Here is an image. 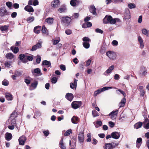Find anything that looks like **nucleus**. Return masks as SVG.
I'll list each match as a JSON object with an SVG mask.
<instances>
[{"instance_id":"obj_1","label":"nucleus","mask_w":149,"mask_h":149,"mask_svg":"<svg viewBox=\"0 0 149 149\" xmlns=\"http://www.w3.org/2000/svg\"><path fill=\"white\" fill-rule=\"evenodd\" d=\"M121 22V20L117 18H113L110 15H106L103 19V22L104 24L110 23L111 24H118Z\"/></svg>"},{"instance_id":"obj_2","label":"nucleus","mask_w":149,"mask_h":149,"mask_svg":"<svg viewBox=\"0 0 149 149\" xmlns=\"http://www.w3.org/2000/svg\"><path fill=\"white\" fill-rule=\"evenodd\" d=\"M118 143L117 142H111L109 143H106L103 146V149H113L117 146Z\"/></svg>"},{"instance_id":"obj_3","label":"nucleus","mask_w":149,"mask_h":149,"mask_svg":"<svg viewBox=\"0 0 149 149\" xmlns=\"http://www.w3.org/2000/svg\"><path fill=\"white\" fill-rule=\"evenodd\" d=\"M72 20L71 18L68 16L63 17L61 19V22L66 26H68L70 25Z\"/></svg>"},{"instance_id":"obj_4","label":"nucleus","mask_w":149,"mask_h":149,"mask_svg":"<svg viewBox=\"0 0 149 149\" xmlns=\"http://www.w3.org/2000/svg\"><path fill=\"white\" fill-rule=\"evenodd\" d=\"M9 15V12L6 9L5 7L3 6L0 8V16L4 17Z\"/></svg>"},{"instance_id":"obj_5","label":"nucleus","mask_w":149,"mask_h":149,"mask_svg":"<svg viewBox=\"0 0 149 149\" xmlns=\"http://www.w3.org/2000/svg\"><path fill=\"white\" fill-rule=\"evenodd\" d=\"M31 72L32 74L35 77L41 76L42 74L39 68L32 69Z\"/></svg>"},{"instance_id":"obj_6","label":"nucleus","mask_w":149,"mask_h":149,"mask_svg":"<svg viewBox=\"0 0 149 149\" xmlns=\"http://www.w3.org/2000/svg\"><path fill=\"white\" fill-rule=\"evenodd\" d=\"M82 102L81 101H74L72 104V107L74 109H76L79 108L81 105Z\"/></svg>"},{"instance_id":"obj_7","label":"nucleus","mask_w":149,"mask_h":149,"mask_svg":"<svg viewBox=\"0 0 149 149\" xmlns=\"http://www.w3.org/2000/svg\"><path fill=\"white\" fill-rule=\"evenodd\" d=\"M106 54L110 59L112 60L115 59L116 57V54L113 52H107Z\"/></svg>"},{"instance_id":"obj_8","label":"nucleus","mask_w":149,"mask_h":149,"mask_svg":"<svg viewBox=\"0 0 149 149\" xmlns=\"http://www.w3.org/2000/svg\"><path fill=\"white\" fill-rule=\"evenodd\" d=\"M147 73V70L146 68L144 66L141 67L139 71V74L141 76H145Z\"/></svg>"},{"instance_id":"obj_9","label":"nucleus","mask_w":149,"mask_h":149,"mask_svg":"<svg viewBox=\"0 0 149 149\" xmlns=\"http://www.w3.org/2000/svg\"><path fill=\"white\" fill-rule=\"evenodd\" d=\"M26 140V138L25 136L24 135L21 136L18 139L19 144L20 145H24Z\"/></svg>"},{"instance_id":"obj_10","label":"nucleus","mask_w":149,"mask_h":149,"mask_svg":"<svg viewBox=\"0 0 149 149\" xmlns=\"http://www.w3.org/2000/svg\"><path fill=\"white\" fill-rule=\"evenodd\" d=\"M118 112V109H117L115 111H113L109 114V116H110L112 119H115L117 117Z\"/></svg>"},{"instance_id":"obj_11","label":"nucleus","mask_w":149,"mask_h":149,"mask_svg":"<svg viewBox=\"0 0 149 149\" xmlns=\"http://www.w3.org/2000/svg\"><path fill=\"white\" fill-rule=\"evenodd\" d=\"M78 140L81 143H83L84 141V133L83 132H80L78 134Z\"/></svg>"},{"instance_id":"obj_12","label":"nucleus","mask_w":149,"mask_h":149,"mask_svg":"<svg viewBox=\"0 0 149 149\" xmlns=\"http://www.w3.org/2000/svg\"><path fill=\"white\" fill-rule=\"evenodd\" d=\"M42 42H38L36 45L33 46L31 50L33 51L36 50L37 49L41 48L42 47Z\"/></svg>"},{"instance_id":"obj_13","label":"nucleus","mask_w":149,"mask_h":149,"mask_svg":"<svg viewBox=\"0 0 149 149\" xmlns=\"http://www.w3.org/2000/svg\"><path fill=\"white\" fill-rule=\"evenodd\" d=\"M120 133L117 132H114L111 134L112 138L115 139H118L120 136Z\"/></svg>"},{"instance_id":"obj_14","label":"nucleus","mask_w":149,"mask_h":149,"mask_svg":"<svg viewBox=\"0 0 149 149\" xmlns=\"http://www.w3.org/2000/svg\"><path fill=\"white\" fill-rule=\"evenodd\" d=\"M60 5V2L59 0H54L52 1L51 3V5L52 7L54 8L58 7Z\"/></svg>"},{"instance_id":"obj_15","label":"nucleus","mask_w":149,"mask_h":149,"mask_svg":"<svg viewBox=\"0 0 149 149\" xmlns=\"http://www.w3.org/2000/svg\"><path fill=\"white\" fill-rule=\"evenodd\" d=\"M114 68V66L113 65H111L106 70L105 72L104 73V75L105 76H108V74H110Z\"/></svg>"},{"instance_id":"obj_16","label":"nucleus","mask_w":149,"mask_h":149,"mask_svg":"<svg viewBox=\"0 0 149 149\" xmlns=\"http://www.w3.org/2000/svg\"><path fill=\"white\" fill-rule=\"evenodd\" d=\"M124 18L126 19H129L130 18V13L128 9H126L124 13Z\"/></svg>"},{"instance_id":"obj_17","label":"nucleus","mask_w":149,"mask_h":149,"mask_svg":"<svg viewBox=\"0 0 149 149\" xmlns=\"http://www.w3.org/2000/svg\"><path fill=\"white\" fill-rule=\"evenodd\" d=\"M138 40L139 43L140 45V48L143 49L144 47V44L143 40L141 36H139L138 37Z\"/></svg>"},{"instance_id":"obj_18","label":"nucleus","mask_w":149,"mask_h":149,"mask_svg":"<svg viewBox=\"0 0 149 149\" xmlns=\"http://www.w3.org/2000/svg\"><path fill=\"white\" fill-rule=\"evenodd\" d=\"M24 10L29 12H33L34 11L33 7L27 5L24 8Z\"/></svg>"},{"instance_id":"obj_19","label":"nucleus","mask_w":149,"mask_h":149,"mask_svg":"<svg viewBox=\"0 0 149 149\" xmlns=\"http://www.w3.org/2000/svg\"><path fill=\"white\" fill-rule=\"evenodd\" d=\"M63 138H61V139L59 143V146L62 149H66V147L63 142Z\"/></svg>"},{"instance_id":"obj_20","label":"nucleus","mask_w":149,"mask_h":149,"mask_svg":"<svg viewBox=\"0 0 149 149\" xmlns=\"http://www.w3.org/2000/svg\"><path fill=\"white\" fill-rule=\"evenodd\" d=\"M65 97L68 100L71 101L73 98L74 96L72 93H67L65 95Z\"/></svg>"},{"instance_id":"obj_21","label":"nucleus","mask_w":149,"mask_h":149,"mask_svg":"<svg viewBox=\"0 0 149 149\" xmlns=\"http://www.w3.org/2000/svg\"><path fill=\"white\" fill-rule=\"evenodd\" d=\"M77 80L75 79L74 81V83H71L70 84V87L72 89L75 88L76 89L77 86Z\"/></svg>"},{"instance_id":"obj_22","label":"nucleus","mask_w":149,"mask_h":149,"mask_svg":"<svg viewBox=\"0 0 149 149\" xmlns=\"http://www.w3.org/2000/svg\"><path fill=\"white\" fill-rule=\"evenodd\" d=\"M126 102V100L125 98L124 97L121 100L119 104V108L123 107Z\"/></svg>"},{"instance_id":"obj_23","label":"nucleus","mask_w":149,"mask_h":149,"mask_svg":"<svg viewBox=\"0 0 149 149\" xmlns=\"http://www.w3.org/2000/svg\"><path fill=\"white\" fill-rule=\"evenodd\" d=\"M42 65L44 66H47V67H51V63L49 61L45 60L42 62Z\"/></svg>"},{"instance_id":"obj_24","label":"nucleus","mask_w":149,"mask_h":149,"mask_svg":"<svg viewBox=\"0 0 149 149\" xmlns=\"http://www.w3.org/2000/svg\"><path fill=\"white\" fill-rule=\"evenodd\" d=\"M79 1L77 0H71L70 1V4L72 6H75L79 4Z\"/></svg>"},{"instance_id":"obj_25","label":"nucleus","mask_w":149,"mask_h":149,"mask_svg":"<svg viewBox=\"0 0 149 149\" xmlns=\"http://www.w3.org/2000/svg\"><path fill=\"white\" fill-rule=\"evenodd\" d=\"M42 31L43 35H45L47 36L49 34L48 31L45 27V26H42Z\"/></svg>"},{"instance_id":"obj_26","label":"nucleus","mask_w":149,"mask_h":149,"mask_svg":"<svg viewBox=\"0 0 149 149\" xmlns=\"http://www.w3.org/2000/svg\"><path fill=\"white\" fill-rule=\"evenodd\" d=\"M5 97L8 100L10 101L13 99L12 95L10 93H6L5 94Z\"/></svg>"},{"instance_id":"obj_27","label":"nucleus","mask_w":149,"mask_h":149,"mask_svg":"<svg viewBox=\"0 0 149 149\" xmlns=\"http://www.w3.org/2000/svg\"><path fill=\"white\" fill-rule=\"evenodd\" d=\"M12 137V136L11 133H6L5 135L6 139L7 141H10Z\"/></svg>"},{"instance_id":"obj_28","label":"nucleus","mask_w":149,"mask_h":149,"mask_svg":"<svg viewBox=\"0 0 149 149\" xmlns=\"http://www.w3.org/2000/svg\"><path fill=\"white\" fill-rule=\"evenodd\" d=\"M96 9L94 6H91L90 8V11L91 13H93L94 15H96Z\"/></svg>"},{"instance_id":"obj_29","label":"nucleus","mask_w":149,"mask_h":149,"mask_svg":"<svg viewBox=\"0 0 149 149\" xmlns=\"http://www.w3.org/2000/svg\"><path fill=\"white\" fill-rule=\"evenodd\" d=\"M142 125V122H139L135 123L134 124V127L135 129H137L140 128H141V127Z\"/></svg>"},{"instance_id":"obj_30","label":"nucleus","mask_w":149,"mask_h":149,"mask_svg":"<svg viewBox=\"0 0 149 149\" xmlns=\"http://www.w3.org/2000/svg\"><path fill=\"white\" fill-rule=\"evenodd\" d=\"M66 10V6L65 5H62L60 8L58 9V11L60 13L65 12Z\"/></svg>"},{"instance_id":"obj_31","label":"nucleus","mask_w":149,"mask_h":149,"mask_svg":"<svg viewBox=\"0 0 149 149\" xmlns=\"http://www.w3.org/2000/svg\"><path fill=\"white\" fill-rule=\"evenodd\" d=\"M41 29V27L40 26L35 27L34 29V32L36 34L40 33Z\"/></svg>"},{"instance_id":"obj_32","label":"nucleus","mask_w":149,"mask_h":149,"mask_svg":"<svg viewBox=\"0 0 149 149\" xmlns=\"http://www.w3.org/2000/svg\"><path fill=\"white\" fill-rule=\"evenodd\" d=\"M142 142V139L141 138H139L137 139L136 144V146L138 148H139Z\"/></svg>"},{"instance_id":"obj_33","label":"nucleus","mask_w":149,"mask_h":149,"mask_svg":"<svg viewBox=\"0 0 149 149\" xmlns=\"http://www.w3.org/2000/svg\"><path fill=\"white\" fill-rule=\"evenodd\" d=\"M8 121L11 125H16V122L15 118H9Z\"/></svg>"},{"instance_id":"obj_34","label":"nucleus","mask_w":149,"mask_h":149,"mask_svg":"<svg viewBox=\"0 0 149 149\" xmlns=\"http://www.w3.org/2000/svg\"><path fill=\"white\" fill-rule=\"evenodd\" d=\"M54 19L53 18L49 17L46 19L45 21L49 24H51L53 22Z\"/></svg>"},{"instance_id":"obj_35","label":"nucleus","mask_w":149,"mask_h":149,"mask_svg":"<svg viewBox=\"0 0 149 149\" xmlns=\"http://www.w3.org/2000/svg\"><path fill=\"white\" fill-rule=\"evenodd\" d=\"M142 33L147 36H149V31L145 29H143L142 30Z\"/></svg>"},{"instance_id":"obj_36","label":"nucleus","mask_w":149,"mask_h":149,"mask_svg":"<svg viewBox=\"0 0 149 149\" xmlns=\"http://www.w3.org/2000/svg\"><path fill=\"white\" fill-rule=\"evenodd\" d=\"M79 118L78 117L74 116L71 119L72 122L74 124H76L77 123Z\"/></svg>"},{"instance_id":"obj_37","label":"nucleus","mask_w":149,"mask_h":149,"mask_svg":"<svg viewBox=\"0 0 149 149\" xmlns=\"http://www.w3.org/2000/svg\"><path fill=\"white\" fill-rule=\"evenodd\" d=\"M60 41V39L59 37L56 38V39L52 40L53 44L54 45L57 44Z\"/></svg>"},{"instance_id":"obj_38","label":"nucleus","mask_w":149,"mask_h":149,"mask_svg":"<svg viewBox=\"0 0 149 149\" xmlns=\"http://www.w3.org/2000/svg\"><path fill=\"white\" fill-rule=\"evenodd\" d=\"M10 49L15 54H17L19 51L18 48L16 47H11Z\"/></svg>"},{"instance_id":"obj_39","label":"nucleus","mask_w":149,"mask_h":149,"mask_svg":"<svg viewBox=\"0 0 149 149\" xmlns=\"http://www.w3.org/2000/svg\"><path fill=\"white\" fill-rule=\"evenodd\" d=\"M14 57L13 54L12 53H9L6 54V57L7 59H12Z\"/></svg>"},{"instance_id":"obj_40","label":"nucleus","mask_w":149,"mask_h":149,"mask_svg":"<svg viewBox=\"0 0 149 149\" xmlns=\"http://www.w3.org/2000/svg\"><path fill=\"white\" fill-rule=\"evenodd\" d=\"M34 20V17L33 16L29 17L26 19V21L29 23H30L33 22Z\"/></svg>"},{"instance_id":"obj_41","label":"nucleus","mask_w":149,"mask_h":149,"mask_svg":"<svg viewBox=\"0 0 149 149\" xmlns=\"http://www.w3.org/2000/svg\"><path fill=\"white\" fill-rule=\"evenodd\" d=\"M8 27V26L5 25L3 26H2L0 27V30L2 31H5L7 30Z\"/></svg>"},{"instance_id":"obj_42","label":"nucleus","mask_w":149,"mask_h":149,"mask_svg":"<svg viewBox=\"0 0 149 149\" xmlns=\"http://www.w3.org/2000/svg\"><path fill=\"white\" fill-rule=\"evenodd\" d=\"M102 122L101 121H97L96 122V123H94L95 127L97 128L98 127L100 126H101L102 125Z\"/></svg>"},{"instance_id":"obj_43","label":"nucleus","mask_w":149,"mask_h":149,"mask_svg":"<svg viewBox=\"0 0 149 149\" xmlns=\"http://www.w3.org/2000/svg\"><path fill=\"white\" fill-rule=\"evenodd\" d=\"M84 47L86 49H88L90 47L89 43L87 42H84L83 44Z\"/></svg>"},{"instance_id":"obj_44","label":"nucleus","mask_w":149,"mask_h":149,"mask_svg":"<svg viewBox=\"0 0 149 149\" xmlns=\"http://www.w3.org/2000/svg\"><path fill=\"white\" fill-rule=\"evenodd\" d=\"M26 58L29 61H32L33 59V56L32 55H30L29 56H26Z\"/></svg>"},{"instance_id":"obj_45","label":"nucleus","mask_w":149,"mask_h":149,"mask_svg":"<svg viewBox=\"0 0 149 149\" xmlns=\"http://www.w3.org/2000/svg\"><path fill=\"white\" fill-rule=\"evenodd\" d=\"M72 133V130L71 129L68 130L65 132L64 133V135L65 136H68L70 134Z\"/></svg>"},{"instance_id":"obj_46","label":"nucleus","mask_w":149,"mask_h":149,"mask_svg":"<svg viewBox=\"0 0 149 149\" xmlns=\"http://www.w3.org/2000/svg\"><path fill=\"white\" fill-rule=\"evenodd\" d=\"M38 84V81H35L33 83L31 84V87L35 89L36 88Z\"/></svg>"},{"instance_id":"obj_47","label":"nucleus","mask_w":149,"mask_h":149,"mask_svg":"<svg viewBox=\"0 0 149 149\" xmlns=\"http://www.w3.org/2000/svg\"><path fill=\"white\" fill-rule=\"evenodd\" d=\"M87 136L88 138L87 139L86 141L88 142H90L91 141V136L90 133H88L87 134Z\"/></svg>"},{"instance_id":"obj_48","label":"nucleus","mask_w":149,"mask_h":149,"mask_svg":"<svg viewBox=\"0 0 149 149\" xmlns=\"http://www.w3.org/2000/svg\"><path fill=\"white\" fill-rule=\"evenodd\" d=\"M145 121L146 122L148 121V123L146 124L144 127L146 129H149V120L148 118L145 119Z\"/></svg>"},{"instance_id":"obj_49","label":"nucleus","mask_w":149,"mask_h":149,"mask_svg":"<svg viewBox=\"0 0 149 149\" xmlns=\"http://www.w3.org/2000/svg\"><path fill=\"white\" fill-rule=\"evenodd\" d=\"M9 84V81L6 80L4 79V80H3L2 82V84L4 86H7Z\"/></svg>"},{"instance_id":"obj_50","label":"nucleus","mask_w":149,"mask_h":149,"mask_svg":"<svg viewBox=\"0 0 149 149\" xmlns=\"http://www.w3.org/2000/svg\"><path fill=\"white\" fill-rule=\"evenodd\" d=\"M16 116L17 113L16 112H14L11 114L9 118H15Z\"/></svg>"},{"instance_id":"obj_51","label":"nucleus","mask_w":149,"mask_h":149,"mask_svg":"<svg viewBox=\"0 0 149 149\" xmlns=\"http://www.w3.org/2000/svg\"><path fill=\"white\" fill-rule=\"evenodd\" d=\"M101 92V91L100 89H99L94 92V96H96L97 95L100 94Z\"/></svg>"},{"instance_id":"obj_52","label":"nucleus","mask_w":149,"mask_h":149,"mask_svg":"<svg viewBox=\"0 0 149 149\" xmlns=\"http://www.w3.org/2000/svg\"><path fill=\"white\" fill-rule=\"evenodd\" d=\"M92 114L94 117L98 116L97 112L95 110L92 111Z\"/></svg>"},{"instance_id":"obj_53","label":"nucleus","mask_w":149,"mask_h":149,"mask_svg":"<svg viewBox=\"0 0 149 149\" xmlns=\"http://www.w3.org/2000/svg\"><path fill=\"white\" fill-rule=\"evenodd\" d=\"M24 58H26V56H25L24 54H20L19 56V59L21 60L23 59Z\"/></svg>"},{"instance_id":"obj_54","label":"nucleus","mask_w":149,"mask_h":149,"mask_svg":"<svg viewBox=\"0 0 149 149\" xmlns=\"http://www.w3.org/2000/svg\"><path fill=\"white\" fill-rule=\"evenodd\" d=\"M128 6L130 8L132 9L134 8L135 7V5L134 3H130L128 4Z\"/></svg>"},{"instance_id":"obj_55","label":"nucleus","mask_w":149,"mask_h":149,"mask_svg":"<svg viewBox=\"0 0 149 149\" xmlns=\"http://www.w3.org/2000/svg\"><path fill=\"white\" fill-rule=\"evenodd\" d=\"M72 31L69 29H67L65 31V33L68 35H70L72 34Z\"/></svg>"},{"instance_id":"obj_56","label":"nucleus","mask_w":149,"mask_h":149,"mask_svg":"<svg viewBox=\"0 0 149 149\" xmlns=\"http://www.w3.org/2000/svg\"><path fill=\"white\" fill-rule=\"evenodd\" d=\"M57 79L55 77H54L51 79V82L52 83L55 84L57 81Z\"/></svg>"},{"instance_id":"obj_57","label":"nucleus","mask_w":149,"mask_h":149,"mask_svg":"<svg viewBox=\"0 0 149 149\" xmlns=\"http://www.w3.org/2000/svg\"><path fill=\"white\" fill-rule=\"evenodd\" d=\"M41 60V57L39 56H38L36 60V62L37 64H38L40 63Z\"/></svg>"},{"instance_id":"obj_58","label":"nucleus","mask_w":149,"mask_h":149,"mask_svg":"<svg viewBox=\"0 0 149 149\" xmlns=\"http://www.w3.org/2000/svg\"><path fill=\"white\" fill-rule=\"evenodd\" d=\"M43 133L45 136H48L49 134V131L48 130H44L43 131Z\"/></svg>"},{"instance_id":"obj_59","label":"nucleus","mask_w":149,"mask_h":149,"mask_svg":"<svg viewBox=\"0 0 149 149\" xmlns=\"http://www.w3.org/2000/svg\"><path fill=\"white\" fill-rule=\"evenodd\" d=\"M95 31L97 33H100L101 34H102L103 33V31L102 30L98 28L95 29Z\"/></svg>"},{"instance_id":"obj_60","label":"nucleus","mask_w":149,"mask_h":149,"mask_svg":"<svg viewBox=\"0 0 149 149\" xmlns=\"http://www.w3.org/2000/svg\"><path fill=\"white\" fill-rule=\"evenodd\" d=\"M6 5L9 8H10L12 6V3L11 2L8 1L6 2Z\"/></svg>"},{"instance_id":"obj_61","label":"nucleus","mask_w":149,"mask_h":149,"mask_svg":"<svg viewBox=\"0 0 149 149\" xmlns=\"http://www.w3.org/2000/svg\"><path fill=\"white\" fill-rule=\"evenodd\" d=\"M4 65L6 67L8 68L11 65V64L9 61L5 62Z\"/></svg>"},{"instance_id":"obj_62","label":"nucleus","mask_w":149,"mask_h":149,"mask_svg":"<svg viewBox=\"0 0 149 149\" xmlns=\"http://www.w3.org/2000/svg\"><path fill=\"white\" fill-rule=\"evenodd\" d=\"M60 68L63 71H65L66 70L65 66V65L61 64L60 65Z\"/></svg>"},{"instance_id":"obj_63","label":"nucleus","mask_w":149,"mask_h":149,"mask_svg":"<svg viewBox=\"0 0 149 149\" xmlns=\"http://www.w3.org/2000/svg\"><path fill=\"white\" fill-rule=\"evenodd\" d=\"M83 40L84 41L87 42L90 41V39L87 37H85L83 38Z\"/></svg>"},{"instance_id":"obj_64","label":"nucleus","mask_w":149,"mask_h":149,"mask_svg":"<svg viewBox=\"0 0 149 149\" xmlns=\"http://www.w3.org/2000/svg\"><path fill=\"white\" fill-rule=\"evenodd\" d=\"M112 45L114 46H117L118 44V41L116 40H113L112 42Z\"/></svg>"}]
</instances>
